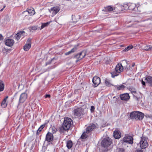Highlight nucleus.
I'll list each match as a JSON object with an SVG mask.
<instances>
[{
    "instance_id": "3c124183",
    "label": "nucleus",
    "mask_w": 152,
    "mask_h": 152,
    "mask_svg": "<svg viewBox=\"0 0 152 152\" xmlns=\"http://www.w3.org/2000/svg\"><path fill=\"white\" fill-rule=\"evenodd\" d=\"M7 99H5V98L4 99V100H3V101H4V102H6Z\"/></svg>"
},
{
    "instance_id": "f03ea898",
    "label": "nucleus",
    "mask_w": 152,
    "mask_h": 152,
    "mask_svg": "<svg viewBox=\"0 0 152 152\" xmlns=\"http://www.w3.org/2000/svg\"><path fill=\"white\" fill-rule=\"evenodd\" d=\"M130 117L131 119L141 120L144 117V114L140 112L134 111L130 113Z\"/></svg>"
},
{
    "instance_id": "c03bdc74",
    "label": "nucleus",
    "mask_w": 152,
    "mask_h": 152,
    "mask_svg": "<svg viewBox=\"0 0 152 152\" xmlns=\"http://www.w3.org/2000/svg\"><path fill=\"white\" fill-rule=\"evenodd\" d=\"M142 83L143 86H145V82L143 80L142 81Z\"/></svg>"
},
{
    "instance_id": "58836bf2",
    "label": "nucleus",
    "mask_w": 152,
    "mask_h": 152,
    "mask_svg": "<svg viewBox=\"0 0 152 152\" xmlns=\"http://www.w3.org/2000/svg\"><path fill=\"white\" fill-rule=\"evenodd\" d=\"M94 106H91V111L92 112L94 111Z\"/></svg>"
},
{
    "instance_id": "423d86ee",
    "label": "nucleus",
    "mask_w": 152,
    "mask_h": 152,
    "mask_svg": "<svg viewBox=\"0 0 152 152\" xmlns=\"http://www.w3.org/2000/svg\"><path fill=\"white\" fill-rule=\"evenodd\" d=\"M133 137L129 135L126 136L123 139V142L130 144H132L133 143Z\"/></svg>"
},
{
    "instance_id": "f257e3e1",
    "label": "nucleus",
    "mask_w": 152,
    "mask_h": 152,
    "mask_svg": "<svg viewBox=\"0 0 152 152\" xmlns=\"http://www.w3.org/2000/svg\"><path fill=\"white\" fill-rule=\"evenodd\" d=\"M72 123V120L69 118H65L63 125L60 127L59 130L61 132H64L68 130L70 128Z\"/></svg>"
},
{
    "instance_id": "393cba45",
    "label": "nucleus",
    "mask_w": 152,
    "mask_h": 152,
    "mask_svg": "<svg viewBox=\"0 0 152 152\" xmlns=\"http://www.w3.org/2000/svg\"><path fill=\"white\" fill-rule=\"evenodd\" d=\"M115 88L118 90H123L126 87V86L123 85H122L119 86H115Z\"/></svg>"
},
{
    "instance_id": "a878e982",
    "label": "nucleus",
    "mask_w": 152,
    "mask_h": 152,
    "mask_svg": "<svg viewBox=\"0 0 152 152\" xmlns=\"http://www.w3.org/2000/svg\"><path fill=\"white\" fill-rule=\"evenodd\" d=\"M4 88V84L3 82L0 80V92L3 91Z\"/></svg>"
},
{
    "instance_id": "412c9836",
    "label": "nucleus",
    "mask_w": 152,
    "mask_h": 152,
    "mask_svg": "<svg viewBox=\"0 0 152 152\" xmlns=\"http://www.w3.org/2000/svg\"><path fill=\"white\" fill-rule=\"evenodd\" d=\"M128 7V8L129 9V10H135V8L136 7V5L135 4H132L129 6H126Z\"/></svg>"
},
{
    "instance_id": "e433bc0d",
    "label": "nucleus",
    "mask_w": 152,
    "mask_h": 152,
    "mask_svg": "<svg viewBox=\"0 0 152 152\" xmlns=\"http://www.w3.org/2000/svg\"><path fill=\"white\" fill-rule=\"evenodd\" d=\"M42 129H41V128H40V127L38 129L37 132V134H39L40 132L42 131Z\"/></svg>"
},
{
    "instance_id": "5fc2aeb1",
    "label": "nucleus",
    "mask_w": 152,
    "mask_h": 152,
    "mask_svg": "<svg viewBox=\"0 0 152 152\" xmlns=\"http://www.w3.org/2000/svg\"><path fill=\"white\" fill-rule=\"evenodd\" d=\"M124 62H125V63H127V62H126V61H124Z\"/></svg>"
},
{
    "instance_id": "603ef678",
    "label": "nucleus",
    "mask_w": 152,
    "mask_h": 152,
    "mask_svg": "<svg viewBox=\"0 0 152 152\" xmlns=\"http://www.w3.org/2000/svg\"><path fill=\"white\" fill-rule=\"evenodd\" d=\"M8 97V96H7L6 97H5V99H7Z\"/></svg>"
},
{
    "instance_id": "6ab92c4d",
    "label": "nucleus",
    "mask_w": 152,
    "mask_h": 152,
    "mask_svg": "<svg viewBox=\"0 0 152 152\" xmlns=\"http://www.w3.org/2000/svg\"><path fill=\"white\" fill-rule=\"evenodd\" d=\"M145 80L150 86H152V77L150 76H147L145 77Z\"/></svg>"
},
{
    "instance_id": "0eeeda50",
    "label": "nucleus",
    "mask_w": 152,
    "mask_h": 152,
    "mask_svg": "<svg viewBox=\"0 0 152 152\" xmlns=\"http://www.w3.org/2000/svg\"><path fill=\"white\" fill-rule=\"evenodd\" d=\"M60 8L58 7H55L49 10V12L51 13L53 15L56 14L60 10Z\"/></svg>"
},
{
    "instance_id": "5701e85b",
    "label": "nucleus",
    "mask_w": 152,
    "mask_h": 152,
    "mask_svg": "<svg viewBox=\"0 0 152 152\" xmlns=\"http://www.w3.org/2000/svg\"><path fill=\"white\" fill-rule=\"evenodd\" d=\"M143 50L145 51H152V46L151 45H146L145 46Z\"/></svg>"
},
{
    "instance_id": "864d4df0",
    "label": "nucleus",
    "mask_w": 152,
    "mask_h": 152,
    "mask_svg": "<svg viewBox=\"0 0 152 152\" xmlns=\"http://www.w3.org/2000/svg\"><path fill=\"white\" fill-rule=\"evenodd\" d=\"M3 10V8H2V9H1V10L0 11H1V12L2 11V10Z\"/></svg>"
},
{
    "instance_id": "9d476101",
    "label": "nucleus",
    "mask_w": 152,
    "mask_h": 152,
    "mask_svg": "<svg viewBox=\"0 0 152 152\" xmlns=\"http://www.w3.org/2000/svg\"><path fill=\"white\" fill-rule=\"evenodd\" d=\"M14 43V41L13 39H8L5 40V45L9 47H12Z\"/></svg>"
},
{
    "instance_id": "09e8293b",
    "label": "nucleus",
    "mask_w": 152,
    "mask_h": 152,
    "mask_svg": "<svg viewBox=\"0 0 152 152\" xmlns=\"http://www.w3.org/2000/svg\"><path fill=\"white\" fill-rule=\"evenodd\" d=\"M135 65V64L134 63H133L132 64V67H134Z\"/></svg>"
},
{
    "instance_id": "8fccbe9b",
    "label": "nucleus",
    "mask_w": 152,
    "mask_h": 152,
    "mask_svg": "<svg viewBox=\"0 0 152 152\" xmlns=\"http://www.w3.org/2000/svg\"><path fill=\"white\" fill-rule=\"evenodd\" d=\"M130 69V68H126L125 69L126 70V71L129 70Z\"/></svg>"
},
{
    "instance_id": "13d9d810",
    "label": "nucleus",
    "mask_w": 152,
    "mask_h": 152,
    "mask_svg": "<svg viewBox=\"0 0 152 152\" xmlns=\"http://www.w3.org/2000/svg\"><path fill=\"white\" fill-rule=\"evenodd\" d=\"M121 7L120 6V7H118V8H121Z\"/></svg>"
},
{
    "instance_id": "bb28decb",
    "label": "nucleus",
    "mask_w": 152,
    "mask_h": 152,
    "mask_svg": "<svg viewBox=\"0 0 152 152\" xmlns=\"http://www.w3.org/2000/svg\"><path fill=\"white\" fill-rule=\"evenodd\" d=\"M86 52L85 51H83L80 53V59H82L86 55Z\"/></svg>"
},
{
    "instance_id": "b1692460",
    "label": "nucleus",
    "mask_w": 152,
    "mask_h": 152,
    "mask_svg": "<svg viewBox=\"0 0 152 152\" xmlns=\"http://www.w3.org/2000/svg\"><path fill=\"white\" fill-rule=\"evenodd\" d=\"M72 142L71 140H69L66 143V146L68 149H70L72 147Z\"/></svg>"
},
{
    "instance_id": "7ed1b4c3",
    "label": "nucleus",
    "mask_w": 152,
    "mask_h": 152,
    "mask_svg": "<svg viewBox=\"0 0 152 152\" xmlns=\"http://www.w3.org/2000/svg\"><path fill=\"white\" fill-rule=\"evenodd\" d=\"M123 70V67L121 64H118L116 66L115 71L111 73L112 76L114 77L118 75V73L122 72Z\"/></svg>"
},
{
    "instance_id": "4d7b16f0",
    "label": "nucleus",
    "mask_w": 152,
    "mask_h": 152,
    "mask_svg": "<svg viewBox=\"0 0 152 152\" xmlns=\"http://www.w3.org/2000/svg\"><path fill=\"white\" fill-rule=\"evenodd\" d=\"M120 11H119L118 12H118H118H120Z\"/></svg>"
},
{
    "instance_id": "473e14b6",
    "label": "nucleus",
    "mask_w": 152,
    "mask_h": 152,
    "mask_svg": "<svg viewBox=\"0 0 152 152\" xmlns=\"http://www.w3.org/2000/svg\"><path fill=\"white\" fill-rule=\"evenodd\" d=\"M78 46V45H75L74 47L71 50V52L72 53H73L75 52L77 49V47Z\"/></svg>"
},
{
    "instance_id": "6e6552de",
    "label": "nucleus",
    "mask_w": 152,
    "mask_h": 152,
    "mask_svg": "<svg viewBox=\"0 0 152 152\" xmlns=\"http://www.w3.org/2000/svg\"><path fill=\"white\" fill-rule=\"evenodd\" d=\"M27 97V95L25 93H22L20 95L19 99V103H23L26 100Z\"/></svg>"
},
{
    "instance_id": "f8f14e48",
    "label": "nucleus",
    "mask_w": 152,
    "mask_h": 152,
    "mask_svg": "<svg viewBox=\"0 0 152 152\" xmlns=\"http://www.w3.org/2000/svg\"><path fill=\"white\" fill-rule=\"evenodd\" d=\"M114 137L117 139L120 138L121 137V134L120 131L118 129H116L113 133Z\"/></svg>"
},
{
    "instance_id": "bf43d9fd",
    "label": "nucleus",
    "mask_w": 152,
    "mask_h": 152,
    "mask_svg": "<svg viewBox=\"0 0 152 152\" xmlns=\"http://www.w3.org/2000/svg\"><path fill=\"white\" fill-rule=\"evenodd\" d=\"M147 20H151L149 19H148Z\"/></svg>"
},
{
    "instance_id": "de8ad7c7",
    "label": "nucleus",
    "mask_w": 152,
    "mask_h": 152,
    "mask_svg": "<svg viewBox=\"0 0 152 152\" xmlns=\"http://www.w3.org/2000/svg\"><path fill=\"white\" fill-rule=\"evenodd\" d=\"M137 152H143L142 150H138L137 151Z\"/></svg>"
},
{
    "instance_id": "cd10ccee",
    "label": "nucleus",
    "mask_w": 152,
    "mask_h": 152,
    "mask_svg": "<svg viewBox=\"0 0 152 152\" xmlns=\"http://www.w3.org/2000/svg\"><path fill=\"white\" fill-rule=\"evenodd\" d=\"M87 134L86 131V132H84L82 135L81 137V138L82 139H85L87 138L88 137V135Z\"/></svg>"
},
{
    "instance_id": "20e7f679",
    "label": "nucleus",
    "mask_w": 152,
    "mask_h": 152,
    "mask_svg": "<svg viewBox=\"0 0 152 152\" xmlns=\"http://www.w3.org/2000/svg\"><path fill=\"white\" fill-rule=\"evenodd\" d=\"M148 138L146 137L142 136L141 137L140 143L142 149H145L147 147L148 145Z\"/></svg>"
},
{
    "instance_id": "4468645a",
    "label": "nucleus",
    "mask_w": 152,
    "mask_h": 152,
    "mask_svg": "<svg viewBox=\"0 0 152 152\" xmlns=\"http://www.w3.org/2000/svg\"><path fill=\"white\" fill-rule=\"evenodd\" d=\"M53 139V134L50 132H48L46 136V140L48 142H50Z\"/></svg>"
},
{
    "instance_id": "7c9ffc66",
    "label": "nucleus",
    "mask_w": 152,
    "mask_h": 152,
    "mask_svg": "<svg viewBox=\"0 0 152 152\" xmlns=\"http://www.w3.org/2000/svg\"><path fill=\"white\" fill-rule=\"evenodd\" d=\"M29 29L31 31L33 32V30L34 31L37 30V28L36 26H34L29 27Z\"/></svg>"
},
{
    "instance_id": "4c0bfd02",
    "label": "nucleus",
    "mask_w": 152,
    "mask_h": 152,
    "mask_svg": "<svg viewBox=\"0 0 152 152\" xmlns=\"http://www.w3.org/2000/svg\"><path fill=\"white\" fill-rule=\"evenodd\" d=\"M31 39L28 38L27 40L26 44H31Z\"/></svg>"
},
{
    "instance_id": "72a5a7b5",
    "label": "nucleus",
    "mask_w": 152,
    "mask_h": 152,
    "mask_svg": "<svg viewBox=\"0 0 152 152\" xmlns=\"http://www.w3.org/2000/svg\"><path fill=\"white\" fill-rule=\"evenodd\" d=\"M7 105V103H6V102H4V101H3L2 102L1 106L2 107L4 108H5L6 107Z\"/></svg>"
},
{
    "instance_id": "c756f323",
    "label": "nucleus",
    "mask_w": 152,
    "mask_h": 152,
    "mask_svg": "<svg viewBox=\"0 0 152 152\" xmlns=\"http://www.w3.org/2000/svg\"><path fill=\"white\" fill-rule=\"evenodd\" d=\"M50 23V22H48L46 23H42L41 26V29H42L45 26H48Z\"/></svg>"
},
{
    "instance_id": "6e6d98bb",
    "label": "nucleus",
    "mask_w": 152,
    "mask_h": 152,
    "mask_svg": "<svg viewBox=\"0 0 152 152\" xmlns=\"http://www.w3.org/2000/svg\"><path fill=\"white\" fill-rule=\"evenodd\" d=\"M5 7V6H4L3 7V9H4Z\"/></svg>"
},
{
    "instance_id": "dca6fc26",
    "label": "nucleus",
    "mask_w": 152,
    "mask_h": 152,
    "mask_svg": "<svg viewBox=\"0 0 152 152\" xmlns=\"http://www.w3.org/2000/svg\"><path fill=\"white\" fill-rule=\"evenodd\" d=\"M24 13L28 12L30 15H34L35 13V11L33 8H30L28 9L26 11L23 12Z\"/></svg>"
},
{
    "instance_id": "c9c22d12",
    "label": "nucleus",
    "mask_w": 152,
    "mask_h": 152,
    "mask_svg": "<svg viewBox=\"0 0 152 152\" xmlns=\"http://www.w3.org/2000/svg\"><path fill=\"white\" fill-rule=\"evenodd\" d=\"M118 152H125V151L123 148H119L118 149Z\"/></svg>"
},
{
    "instance_id": "f3484780",
    "label": "nucleus",
    "mask_w": 152,
    "mask_h": 152,
    "mask_svg": "<svg viewBox=\"0 0 152 152\" xmlns=\"http://www.w3.org/2000/svg\"><path fill=\"white\" fill-rule=\"evenodd\" d=\"M25 33L24 31H21L15 35V38L17 40H18L21 37L24 36L23 34Z\"/></svg>"
},
{
    "instance_id": "052dcab7",
    "label": "nucleus",
    "mask_w": 152,
    "mask_h": 152,
    "mask_svg": "<svg viewBox=\"0 0 152 152\" xmlns=\"http://www.w3.org/2000/svg\"><path fill=\"white\" fill-rule=\"evenodd\" d=\"M28 17V16H26V17Z\"/></svg>"
},
{
    "instance_id": "ea45409f",
    "label": "nucleus",
    "mask_w": 152,
    "mask_h": 152,
    "mask_svg": "<svg viewBox=\"0 0 152 152\" xmlns=\"http://www.w3.org/2000/svg\"><path fill=\"white\" fill-rule=\"evenodd\" d=\"M71 53H72V52H71V51H68V52H67V53H65V54L66 55H68Z\"/></svg>"
},
{
    "instance_id": "a19ab883",
    "label": "nucleus",
    "mask_w": 152,
    "mask_h": 152,
    "mask_svg": "<svg viewBox=\"0 0 152 152\" xmlns=\"http://www.w3.org/2000/svg\"><path fill=\"white\" fill-rule=\"evenodd\" d=\"M105 83L106 84V85L107 86H108L110 85V83L107 80H106L105 81Z\"/></svg>"
},
{
    "instance_id": "a18cd8bd",
    "label": "nucleus",
    "mask_w": 152,
    "mask_h": 152,
    "mask_svg": "<svg viewBox=\"0 0 152 152\" xmlns=\"http://www.w3.org/2000/svg\"><path fill=\"white\" fill-rule=\"evenodd\" d=\"M45 126V125H42L40 127V128H41V129H42L44 128Z\"/></svg>"
},
{
    "instance_id": "f704fd0d",
    "label": "nucleus",
    "mask_w": 152,
    "mask_h": 152,
    "mask_svg": "<svg viewBox=\"0 0 152 152\" xmlns=\"http://www.w3.org/2000/svg\"><path fill=\"white\" fill-rule=\"evenodd\" d=\"M75 57L78 59L77 60H76V62H77L79 60H81L80 59V53L77 54L75 56Z\"/></svg>"
},
{
    "instance_id": "2f4dec72",
    "label": "nucleus",
    "mask_w": 152,
    "mask_h": 152,
    "mask_svg": "<svg viewBox=\"0 0 152 152\" xmlns=\"http://www.w3.org/2000/svg\"><path fill=\"white\" fill-rule=\"evenodd\" d=\"M72 20L73 23H75L77 22V20L76 19V17L75 16L72 15Z\"/></svg>"
},
{
    "instance_id": "c85d7f7f",
    "label": "nucleus",
    "mask_w": 152,
    "mask_h": 152,
    "mask_svg": "<svg viewBox=\"0 0 152 152\" xmlns=\"http://www.w3.org/2000/svg\"><path fill=\"white\" fill-rule=\"evenodd\" d=\"M133 48V47L132 45H129L123 51H128L129 50L132 48Z\"/></svg>"
},
{
    "instance_id": "2eb2a0df",
    "label": "nucleus",
    "mask_w": 152,
    "mask_h": 152,
    "mask_svg": "<svg viewBox=\"0 0 152 152\" xmlns=\"http://www.w3.org/2000/svg\"><path fill=\"white\" fill-rule=\"evenodd\" d=\"M120 97L121 99L123 100H127L130 98L129 96V94L127 93L121 95Z\"/></svg>"
},
{
    "instance_id": "9b49d317",
    "label": "nucleus",
    "mask_w": 152,
    "mask_h": 152,
    "mask_svg": "<svg viewBox=\"0 0 152 152\" xmlns=\"http://www.w3.org/2000/svg\"><path fill=\"white\" fill-rule=\"evenodd\" d=\"M92 81L95 85V87H97L100 83V79L97 76H95L93 77Z\"/></svg>"
},
{
    "instance_id": "4be33fe9",
    "label": "nucleus",
    "mask_w": 152,
    "mask_h": 152,
    "mask_svg": "<svg viewBox=\"0 0 152 152\" xmlns=\"http://www.w3.org/2000/svg\"><path fill=\"white\" fill-rule=\"evenodd\" d=\"M31 47V44H26L23 47L24 50L26 51H28Z\"/></svg>"
},
{
    "instance_id": "39448f33",
    "label": "nucleus",
    "mask_w": 152,
    "mask_h": 152,
    "mask_svg": "<svg viewBox=\"0 0 152 152\" xmlns=\"http://www.w3.org/2000/svg\"><path fill=\"white\" fill-rule=\"evenodd\" d=\"M112 143L111 140L107 137L104 139L102 141V145L104 147H107L110 145Z\"/></svg>"
},
{
    "instance_id": "49530a36",
    "label": "nucleus",
    "mask_w": 152,
    "mask_h": 152,
    "mask_svg": "<svg viewBox=\"0 0 152 152\" xmlns=\"http://www.w3.org/2000/svg\"><path fill=\"white\" fill-rule=\"evenodd\" d=\"M53 129H55V130H54V132L53 131V133H55V132H56V131H57V129H56L55 128V127H54V128L53 127V128H52V129H53Z\"/></svg>"
},
{
    "instance_id": "1a4fd4ad",
    "label": "nucleus",
    "mask_w": 152,
    "mask_h": 152,
    "mask_svg": "<svg viewBox=\"0 0 152 152\" xmlns=\"http://www.w3.org/2000/svg\"><path fill=\"white\" fill-rule=\"evenodd\" d=\"M96 125L94 124H90V125L86 129V132L88 134L90 132L95 128H96Z\"/></svg>"
},
{
    "instance_id": "aec40b11",
    "label": "nucleus",
    "mask_w": 152,
    "mask_h": 152,
    "mask_svg": "<svg viewBox=\"0 0 152 152\" xmlns=\"http://www.w3.org/2000/svg\"><path fill=\"white\" fill-rule=\"evenodd\" d=\"M115 10V8H113L110 6H108L105 8V10L106 11L110 12L111 11H114V10Z\"/></svg>"
},
{
    "instance_id": "37998d69",
    "label": "nucleus",
    "mask_w": 152,
    "mask_h": 152,
    "mask_svg": "<svg viewBox=\"0 0 152 152\" xmlns=\"http://www.w3.org/2000/svg\"><path fill=\"white\" fill-rule=\"evenodd\" d=\"M50 94H47L45 96V97L46 98H50Z\"/></svg>"
},
{
    "instance_id": "a211bd4d",
    "label": "nucleus",
    "mask_w": 152,
    "mask_h": 152,
    "mask_svg": "<svg viewBox=\"0 0 152 152\" xmlns=\"http://www.w3.org/2000/svg\"><path fill=\"white\" fill-rule=\"evenodd\" d=\"M82 109L80 108H78L74 110V114L76 116L80 115L81 113Z\"/></svg>"
},
{
    "instance_id": "79ce46f5",
    "label": "nucleus",
    "mask_w": 152,
    "mask_h": 152,
    "mask_svg": "<svg viewBox=\"0 0 152 152\" xmlns=\"http://www.w3.org/2000/svg\"><path fill=\"white\" fill-rule=\"evenodd\" d=\"M4 39V37L2 35L0 34V40L3 39Z\"/></svg>"
},
{
    "instance_id": "ddd939ff",
    "label": "nucleus",
    "mask_w": 152,
    "mask_h": 152,
    "mask_svg": "<svg viewBox=\"0 0 152 152\" xmlns=\"http://www.w3.org/2000/svg\"><path fill=\"white\" fill-rule=\"evenodd\" d=\"M129 90L132 94L134 98L136 99L137 101H138L140 97L138 96V94L136 93L135 89L130 88H129Z\"/></svg>"
}]
</instances>
